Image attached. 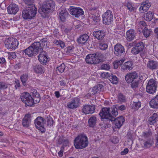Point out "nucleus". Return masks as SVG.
Here are the masks:
<instances>
[{
  "label": "nucleus",
  "instance_id": "obj_1",
  "mask_svg": "<svg viewBox=\"0 0 158 158\" xmlns=\"http://www.w3.org/2000/svg\"><path fill=\"white\" fill-rule=\"evenodd\" d=\"M23 53H25L30 57L35 56L39 53L44 51L40 42H35L26 49L22 51Z\"/></svg>",
  "mask_w": 158,
  "mask_h": 158
},
{
  "label": "nucleus",
  "instance_id": "obj_2",
  "mask_svg": "<svg viewBox=\"0 0 158 158\" xmlns=\"http://www.w3.org/2000/svg\"><path fill=\"white\" fill-rule=\"evenodd\" d=\"M55 6L54 2L52 0H48L44 2L42 7L39 9V12L43 17L48 16V14L52 12Z\"/></svg>",
  "mask_w": 158,
  "mask_h": 158
},
{
  "label": "nucleus",
  "instance_id": "obj_3",
  "mask_svg": "<svg viewBox=\"0 0 158 158\" xmlns=\"http://www.w3.org/2000/svg\"><path fill=\"white\" fill-rule=\"evenodd\" d=\"M88 139L84 134H81L76 137L74 141L75 148L77 149H82L88 145Z\"/></svg>",
  "mask_w": 158,
  "mask_h": 158
},
{
  "label": "nucleus",
  "instance_id": "obj_4",
  "mask_svg": "<svg viewBox=\"0 0 158 158\" xmlns=\"http://www.w3.org/2000/svg\"><path fill=\"white\" fill-rule=\"evenodd\" d=\"M32 8L26 7L22 11V16L25 19H30L35 17L37 13V9L35 6H32Z\"/></svg>",
  "mask_w": 158,
  "mask_h": 158
},
{
  "label": "nucleus",
  "instance_id": "obj_5",
  "mask_svg": "<svg viewBox=\"0 0 158 158\" xmlns=\"http://www.w3.org/2000/svg\"><path fill=\"white\" fill-rule=\"evenodd\" d=\"M20 98L22 101L25 104V105L30 106H33V100L29 93L25 92L22 93Z\"/></svg>",
  "mask_w": 158,
  "mask_h": 158
},
{
  "label": "nucleus",
  "instance_id": "obj_6",
  "mask_svg": "<svg viewBox=\"0 0 158 158\" xmlns=\"http://www.w3.org/2000/svg\"><path fill=\"white\" fill-rule=\"evenodd\" d=\"M45 123V120L41 117H38L34 120V123L36 127L42 132H44L45 131L44 127Z\"/></svg>",
  "mask_w": 158,
  "mask_h": 158
},
{
  "label": "nucleus",
  "instance_id": "obj_7",
  "mask_svg": "<svg viewBox=\"0 0 158 158\" xmlns=\"http://www.w3.org/2000/svg\"><path fill=\"white\" fill-rule=\"evenodd\" d=\"M19 44V42L16 39L10 38L7 40L5 46L8 49L14 50L17 48Z\"/></svg>",
  "mask_w": 158,
  "mask_h": 158
},
{
  "label": "nucleus",
  "instance_id": "obj_8",
  "mask_svg": "<svg viewBox=\"0 0 158 158\" xmlns=\"http://www.w3.org/2000/svg\"><path fill=\"white\" fill-rule=\"evenodd\" d=\"M103 21L104 23L109 25L111 23L113 20V16L112 12L108 10L102 15Z\"/></svg>",
  "mask_w": 158,
  "mask_h": 158
},
{
  "label": "nucleus",
  "instance_id": "obj_9",
  "mask_svg": "<svg viewBox=\"0 0 158 158\" xmlns=\"http://www.w3.org/2000/svg\"><path fill=\"white\" fill-rule=\"evenodd\" d=\"M157 86L156 81L153 79H151L146 86V91L150 94H153L156 92Z\"/></svg>",
  "mask_w": 158,
  "mask_h": 158
},
{
  "label": "nucleus",
  "instance_id": "obj_10",
  "mask_svg": "<svg viewBox=\"0 0 158 158\" xmlns=\"http://www.w3.org/2000/svg\"><path fill=\"white\" fill-rule=\"evenodd\" d=\"M110 112V108H103L101 110L99 115L102 119H108L109 120H110V118H112L113 116H112L111 113Z\"/></svg>",
  "mask_w": 158,
  "mask_h": 158
},
{
  "label": "nucleus",
  "instance_id": "obj_11",
  "mask_svg": "<svg viewBox=\"0 0 158 158\" xmlns=\"http://www.w3.org/2000/svg\"><path fill=\"white\" fill-rule=\"evenodd\" d=\"M69 10L70 13L76 18L79 17L84 14L82 9L79 7L70 6Z\"/></svg>",
  "mask_w": 158,
  "mask_h": 158
},
{
  "label": "nucleus",
  "instance_id": "obj_12",
  "mask_svg": "<svg viewBox=\"0 0 158 158\" xmlns=\"http://www.w3.org/2000/svg\"><path fill=\"white\" fill-rule=\"evenodd\" d=\"M81 103L80 100L78 97L72 98L71 101L67 104V107L70 109H74L78 107Z\"/></svg>",
  "mask_w": 158,
  "mask_h": 158
},
{
  "label": "nucleus",
  "instance_id": "obj_13",
  "mask_svg": "<svg viewBox=\"0 0 158 158\" xmlns=\"http://www.w3.org/2000/svg\"><path fill=\"white\" fill-rule=\"evenodd\" d=\"M138 77L137 73L134 72L127 73L125 76V79L127 83H131L136 80Z\"/></svg>",
  "mask_w": 158,
  "mask_h": 158
},
{
  "label": "nucleus",
  "instance_id": "obj_14",
  "mask_svg": "<svg viewBox=\"0 0 158 158\" xmlns=\"http://www.w3.org/2000/svg\"><path fill=\"white\" fill-rule=\"evenodd\" d=\"M110 118V121L114 122L115 126V127L119 128L123 125L125 121L124 118L123 116L118 117L116 118L114 117V116Z\"/></svg>",
  "mask_w": 158,
  "mask_h": 158
},
{
  "label": "nucleus",
  "instance_id": "obj_15",
  "mask_svg": "<svg viewBox=\"0 0 158 158\" xmlns=\"http://www.w3.org/2000/svg\"><path fill=\"white\" fill-rule=\"evenodd\" d=\"M114 54L117 56H121L125 53L124 48L123 46L119 44H117L114 47Z\"/></svg>",
  "mask_w": 158,
  "mask_h": 158
},
{
  "label": "nucleus",
  "instance_id": "obj_16",
  "mask_svg": "<svg viewBox=\"0 0 158 158\" xmlns=\"http://www.w3.org/2000/svg\"><path fill=\"white\" fill-rule=\"evenodd\" d=\"M126 35L127 40L130 42L136 38V33L134 30L131 29L127 31Z\"/></svg>",
  "mask_w": 158,
  "mask_h": 158
},
{
  "label": "nucleus",
  "instance_id": "obj_17",
  "mask_svg": "<svg viewBox=\"0 0 158 158\" xmlns=\"http://www.w3.org/2000/svg\"><path fill=\"white\" fill-rule=\"evenodd\" d=\"M7 9L9 14L15 15L18 12L19 9L18 5L13 4H10L8 6Z\"/></svg>",
  "mask_w": 158,
  "mask_h": 158
},
{
  "label": "nucleus",
  "instance_id": "obj_18",
  "mask_svg": "<svg viewBox=\"0 0 158 158\" xmlns=\"http://www.w3.org/2000/svg\"><path fill=\"white\" fill-rule=\"evenodd\" d=\"M38 59L41 64H46L48 60L46 52L44 51L40 52L38 56Z\"/></svg>",
  "mask_w": 158,
  "mask_h": 158
},
{
  "label": "nucleus",
  "instance_id": "obj_19",
  "mask_svg": "<svg viewBox=\"0 0 158 158\" xmlns=\"http://www.w3.org/2000/svg\"><path fill=\"white\" fill-rule=\"evenodd\" d=\"M95 106H94L85 105L82 109L83 112L87 114H92L94 112Z\"/></svg>",
  "mask_w": 158,
  "mask_h": 158
},
{
  "label": "nucleus",
  "instance_id": "obj_20",
  "mask_svg": "<svg viewBox=\"0 0 158 158\" xmlns=\"http://www.w3.org/2000/svg\"><path fill=\"white\" fill-rule=\"evenodd\" d=\"M85 61L87 63L91 64H96L99 62V61L95 60L93 54L88 55L86 57Z\"/></svg>",
  "mask_w": 158,
  "mask_h": 158
},
{
  "label": "nucleus",
  "instance_id": "obj_21",
  "mask_svg": "<svg viewBox=\"0 0 158 158\" xmlns=\"http://www.w3.org/2000/svg\"><path fill=\"white\" fill-rule=\"evenodd\" d=\"M116 106L117 107H116L115 106H113L111 108V113L113 116L115 117L118 115L117 109L122 111L125 110L126 109L125 106L123 105H122L119 106Z\"/></svg>",
  "mask_w": 158,
  "mask_h": 158
},
{
  "label": "nucleus",
  "instance_id": "obj_22",
  "mask_svg": "<svg viewBox=\"0 0 158 158\" xmlns=\"http://www.w3.org/2000/svg\"><path fill=\"white\" fill-rule=\"evenodd\" d=\"M147 67L152 70L156 69L158 68V62L153 60H150L147 64Z\"/></svg>",
  "mask_w": 158,
  "mask_h": 158
},
{
  "label": "nucleus",
  "instance_id": "obj_23",
  "mask_svg": "<svg viewBox=\"0 0 158 158\" xmlns=\"http://www.w3.org/2000/svg\"><path fill=\"white\" fill-rule=\"evenodd\" d=\"M89 38V36L87 34H84L78 38L77 41L79 45H85Z\"/></svg>",
  "mask_w": 158,
  "mask_h": 158
},
{
  "label": "nucleus",
  "instance_id": "obj_24",
  "mask_svg": "<svg viewBox=\"0 0 158 158\" xmlns=\"http://www.w3.org/2000/svg\"><path fill=\"white\" fill-rule=\"evenodd\" d=\"M31 114H26L22 121V123L24 127H28L31 122Z\"/></svg>",
  "mask_w": 158,
  "mask_h": 158
},
{
  "label": "nucleus",
  "instance_id": "obj_25",
  "mask_svg": "<svg viewBox=\"0 0 158 158\" xmlns=\"http://www.w3.org/2000/svg\"><path fill=\"white\" fill-rule=\"evenodd\" d=\"M94 36L98 40H102L105 35V32L103 31H94L93 34Z\"/></svg>",
  "mask_w": 158,
  "mask_h": 158
},
{
  "label": "nucleus",
  "instance_id": "obj_26",
  "mask_svg": "<svg viewBox=\"0 0 158 158\" xmlns=\"http://www.w3.org/2000/svg\"><path fill=\"white\" fill-rule=\"evenodd\" d=\"M151 3L149 2L148 1H146L141 4V7L139 8V10L140 11L142 10L143 11L146 12L151 6Z\"/></svg>",
  "mask_w": 158,
  "mask_h": 158
},
{
  "label": "nucleus",
  "instance_id": "obj_27",
  "mask_svg": "<svg viewBox=\"0 0 158 158\" xmlns=\"http://www.w3.org/2000/svg\"><path fill=\"white\" fill-rule=\"evenodd\" d=\"M69 14L68 12L66 10L64 9L61 10L59 14V16L61 21L63 22L65 20L66 18L68 16Z\"/></svg>",
  "mask_w": 158,
  "mask_h": 158
},
{
  "label": "nucleus",
  "instance_id": "obj_28",
  "mask_svg": "<svg viewBox=\"0 0 158 158\" xmlns=\"http://www.w3.org/2000/svg\"><path fill=\"white\" fill-rule=\"evenodd\" d=\"M132 65V62L131 61L126 62L122 65L121 70L123 71L125 70H131L133 68Z\"/></svg>",
  "mask_w": 158,
  "mask_h": 158
},
{
  "label": "nucleus",
  "instance_id": "obj_29",
  "mask_svg": "<svg viewBox=\"0 0 158 158\" xmlns=\"http://www.w3.org/2000/svg\"><path fill=\"white\" fill-rule=\"evenodd\" d=\"M34 71L37 73H42L44 72V67L40 64L36 65L33 66Z\"/></svg>",
  "mask_w": 158,
  "mask_h": 158
},
{
  "label": "nucleus",
  "instance_id": "obj_30",
  "mask_svg": "<svg viewBox=\"0 0 158 158\" xmlns=\"http://www.w3.org/2000/svg\"><path fill=\"white\" fill-rule=\"evenodd\" d=\"M103 86L102 84H99L93 87L91 91L92 94H94L97 93L99 92L103 88Z\"/></svg>",
  "mask_w": 158,
  "mask_h": 158
},
{
  "label": "nucleus",
  "instance_id": "obj_31",
  "mask_svg": "<svg viewBox=\"0 0 158 158\" xmlns=\"http://www.w3.org/2000/svg\"><path fill=\"white\" fill-rule=\"evenodd\" d=\"M157 117V114L154 113L152 116L149 118L148 123L150 125H153L156 122Z\"/></svg>",
  "mask_w": 158,
  "mask_h": 158
},
{
  "label": "nucleus",
  "instance_id": "obj_32",
  "mask_svg": "<svg viewBox=\"0 0 158 158\" xmlns=\"http://www.w3.org/2000/svg\"><path fill=\"white\" fill-rule=\"evenodd\" d=\"M97 121L96 116H94L90 118L88 120L89 124L90 127H93L95 125Z\"/></svg>",
  "mask_w": 158,
  "mask_h": 158
},
{
  "label": "nucleus",
  "instance_id": "obj_33",
  "mask_svg": "<svg viewBox=\"0 0 158 158\" xmlns=\"http://www.w3.org/2000/svg\"><path fill=\"white\" fill-rule=\"evenodd\" d=\"M108 79L110 82L114 84H116L118 82V79L117 77L112 73H110V76L109 77Z\"/></svg>",
  "mask_w": 158,
  "mask_h": 158
},
{
  "label": "nucleus",
  "instance_id": "obj_34",
  "mask_svg": "<svg viewBox=\"0 0 158 158\" xmlns=\"http://www.w3.org/2000/svg\"><path fill=\"white\" fill-rule=\"evenodd\" d=\"M153 17V14L152 13V12L149 11L144 14L143 18L145 20L148 21H149L152 19Z\"/></svg>",
  "mask_w": 158,
  "mask_h": 158
},
{
  "label": "nucleus",
  "instance_id": "obj_35",
  "mask_svg": "<svg viewBox=\"0 0 158 158\" xmlns=\"http://www.w3.org/2000/svg\"><path fill=\"white\" fill-rule=\"evenodd\" d=\"M131 105L132 109L134 110H138L141 106V102L139 101L137 102H133L131 103Z\"/></svg>",
  "mask_w": 158,
  "mask_h": 158
},
{
  "label": "nucleus",
  "instance_id": "obj_36",
  "mask_svg": "<svg viewBox=\"0 0 158 158\" xmlns=\"http://www.w3.org/2000/svg\"><path fill=\"white\" fill-rule=\"evenodd\" d=\"M117 97L119 102H124L126 101V97L121 92H118L117 95Z\"/></svg>",
  "mask_w": 158,
  "mask_h": 158
},
{
  "label": "nucleus",
  "instance_id": "obj_37",
  "mask_svg": "<svg viewBox=\"0 0 158 158\" xmlns=\"http://www.w3.org/2000/svg\"><path fill=\"white\" fill-rule=\"evenodd\" d=\"M150 106L153 108H158V102L155 98L152 99L150 102Z\"/></svg>",
  "mask_w": 158,
  "mask_h": 158
},
{
  "label": "nucleus",
  "instance_id": "obj_38",
  "mask_svg": "<svg viewBox=\"0 0 158 158\" xmlns=\"http://www.w3.org/2000/svg\"><path fill=\"white\" fill-rule=\"evenodd\" d=\"M93 55L95 58V60H99V62L103 58V55L99 52H96L94 53Z\"/></svg>",
  "mask_w": 158,
  "mask_h": 158
},
{
  "label": "nucleus",
  "instance_id": "obj_39",
  "mask_svg": "<svg viewBox=\"0 0 158 158\" xmlns=\"http://www.w3.org/2000/svg\"><path fill=\"white\" fill-rule=\"evenodd\" d=\"M143 33L144 36L147 38L150 36L151 31L150 30H148L146 27H145L143 31Z\"/></svg>",
  "mask_w": 158,
  "mask_h": 158
},
{
  "label": "nucleus",
  "instance_id": "obj_40",
  "mask_svg": "<svg viewBox=\"0 0 158 158\" xmlns=\"http://www.w3.org/2000/svg\"><path fill=\"white\" fill-rule=\"evenodd\" d=\"M141 52L143 51L144 47V45L143 42H140L135 44V45Z\"/></svg>",
  "mask_w": 158,
  "mask_h": 158
},
{
  "label": "nucleus",
  "instance_id": "obj_41",
  "mask_svg": "<svg viewBox=\"0 0 158 158\" xmlns=\"http://www.w3.org/2000/svg\"><path fill=\"white\" fill-rule=\"evenodd\" d=\"M25 3L27 5L26 7H29L31 8H32V6H35L33 3L34 0H23Z\"/></svg>",
  "mask_w": 158,
  "mask_h": 158
},
{
  "label": "nucleus",
  "instance_id": "obj_42",
  "mask_svg": "<svg viewBox=\"0 0 158 158\" xmlns=\"http://www.w3.org/2000/svg\"><path fill=\"white\" fill-rule=\"evenodd\" d=\"M28 79V75L27 74H23L20 77V79L23 84L24 85Z\"/></svg>",
  "mask_w": 158,
  "mask_h": 158
},
{
  "label": "nucleus",
  "instance_id": "obj_43",
  "mask_svg": "<svg viewBox=\"0 0 158 158\" xmlns=\"http://www.w3.org/2000/svg\"><path fill=\"white\" fill-rule=\"evenodd\" d=\"M45 120V121L46 120L47 125L48 126H51L53 125V122L52 117L50 116L47 117L46 119Z\"/></svg>",
  "mask_w": 158,
  "mask_h": 158
},
{
  "label": "nucleus",
  "instance_id": "obj_44",
  "mask_svg": "<svg viewBox=\"0 0 158 158\" xmlns=\"http://www.w3.org/2000/svg\"><path fill=\"white\" fill-rule=\"evenodd\" d=\"M16 55L15 52H10L8 53V57L9 60H12L15 58Z\"/></svg>",
  "mask_w": 158,
  "mask_h": 158
},
{
  "label": "nucleus",
  "instance_id": "obj_45",
  "mask_svg": "<svg viewBox=\"0 0 158 158\" xmlns=\"http://www.w3.org/2000/svg\"><path fill=\"white\" fill-rule=\"evenodd\" d=\"M57 70H58L59 72L60 73H62L63 72L65 68V65L63 63L60 64V66L57 67Z\"/></svg>",
  "mask_w": 158,
  "mask_h": 158
},
{
  "label": "nucleus",
  "instance_id": "obj_46",
  "mask_svg": "<svg viewBox=\"0 0 158 158\" xmlns=\"http://www.w3.org/2000/svg\"><path fill=\"white\" fill-rule=\"evenodd\" d=\"M152 135V133L150 131L147 132H143L142 134V136L145 138H147Z\"/></svg>",
  "mask_w": 158,
  "mask_h": 158
},
{
  "label": "nucleus",
  "instance_id": "obj_47",
  "mask_svg": "<svg viewBox=\"0 0 158 158\" xmlns=\"http://www.w3.org/2000/svg\"><path fill=\"white\" fill-rule=\"evenodd\" d=\"M152 145V143L150 141H145L143 143V146H142L143 148H148L151 146Z\"/></svg>",
  "mask_w": 158,
  "mask_h": 158
},
{
  "label": "nucleus",
  "instance_id": "obj_48",
  "mask_svg": "<svg viewBox=\"0 0 158 158\" xmlns=\"http://www.w3.org/2000/svg\"><path fill=\"white\" fill-rule=\"evenodd\" d=\"M108 45L106 44L100 43L99 44V47L102 50H105L107 48Z\"/></svg>",
  "mask_w": 158,
  "mask_h": 158
},
{
  "label": "nucleus",
  "instance_id": "obj_49",
  "mask_svg": "<svg viewBox=\"0 0 158 158\" xmlns=\"http://www.w3.org/2000/svg\"><path fill=\"white\" fill-rule=\"evenodd\" d=\"M101 69L108 70L110 69V66L109 64H103L101 66Z\"/></svg>",
  "mask_w": 158,
  "mask_h": 158
},
{
  "label": "nucleus",
  "instance_id": "obj_50",
  "mask_svg": "<svg viewBox=\"0 0 158 158\" xmlns=\"http://www.w3.org/2000/svg\"><path fill=\"white\" fill-rule=\"evenodd\" d=\"M135 46L132 48L131 49V52L133 54H137L139 53L140 51Z\"/></svg>",
  "mask_w": 158,
  "mask_h": 158
},
{
  "label": "nucleus",
  "instance_id": "obj_51",
  "mask_svg": "<svg viewBox=\"0 0 158 158\" xmlns=\"http://www.w3.org/2000/svg\"><path fill=\"white\" fill-rule=\"evenodd\" d=\"M8 85L4 82H0V89H5L8 87Z\"/></svg>",
  "mask_w": 158,
  "mask_h": 158
},
{
  "label": "nucleus",
  "instance_id": "obj_52",
  "mask_svg": "<svg viewBox=\"0 0 158 158\" xmlns=\"http://www.w3.org/2000/svg\"><path fill=\"white\" fill-rule=\"evenodd\" d=\"M126 6L128 9L130 11H132L134 9V7L132 6L131 3L130 2H127Z\"/></svg>",
  "mask_w": 158,
  "mask_h": 158
},
{
  "label": "nucleus",
  "instance_id": "obj_53",
  "mask_svg": "<svg viewBox=\"0 0 158 158\" xmlns=\"http://www.w3.org/2000/svg\"><path fill=\"white\" fill-rule=\"evenodd\" d=\"M73 46H69L67 47L65 49V51L66 53H72L73 51Z\"/></svg>",
  "mask_w": 158,
  "mask_h": 158
},
{
  "label": "nucleus",
  "instance_id": "obj_54",
  "mask_svg": "<svg viewBox=\"0 0 158 158\" xmlns=\"http://www.w3.org/2000/svg\"><path fill=\"white\" fill-rule=\"evenodd\" d=\"M139 82L138 81H136V80L134 81L131 83V86L132 88L135 89L138 86Z\"/></svg>",
  "mask_w": 158,
  "mask_h": 158
},
{
  "label": "nucleus",
  "instance_id": "obj_55",
  "mask_svg": "<svg viewBox=\"0 0 158 158\" xmlns=\"http://www.w3.org/2000/svg\"><path fill=\"white\" fill-rule=\"evenodd\" d=\"M91 19L94 21V24H96V23L98 21L99 19L98 17L94 15H92Z\"/></svg>",
  "mask_w": 158,
  "mask_h": 158
},
{
  "label": "nucleus",
  "instance_id": "obj_56",
  "mask_svg": "<svg viewBox=\"0 0 158 158\" xmlns=\"http://www.w3.org/2000/svg\"><path fill=\"white\" fill-rule=\"evenodd\" d=\"M110 74L107 72H104L102 73L101 74V77L104 78H109V77L110 76Z\"/></svg>",
  "mask_w": 158,
  "mask_h": 158
},
{
  "label": "nucleus",
  "instance_id": "obj_57",
  "mask_svg": "<svg viewBox=\"0 0 158 158\" xmlns=\"http://www.w3.org/2000/svg\"><path fill=\"white\" fill-rule=\"evenodd\" d=\"M33 100V106L34 105V104L38 103L39 102L40 100V98H32Z\"/></svg>",
  "mask_w": 158,
  "mask_h": 158
},
{
  "label": "nucleus",
  "instance_id": "obj_58",
  "mask_svg": "<svg viewBox=\"0 0 158 158\" xmlns=\"http://www.w3.org/2000/svg\"><path fill=\"white\" fill-rule=\"evenodd\" d=\"M61 142L63 143V145L67 146L69 143V141L67 139H61Z\"/></svg>",
  "mask_w": 158,
  "mask_h": 158
},
{
  "label": "nucleus",
  "instance_id": "obj_59",
  "mask_svg": "<svg viewBox=\"0 0 158 158\" xmlns=\"http://www.w3.org/2000/svg\"><path fill=\"white\" fill-rule=\"evenodd\" d=\"M99 125L101 126V127L104 129H105L106 128L107 124L106 123L104 122H102V123L99 124Z\"/></svg>",
  "mask_w": 158,
  "mask_h": 158
},
{
  "label": "nucleus",
  "instance_id": "obj_60",
  "mask_svg": "<svg viewBox=\"0 0 158 158\" xmlns=\"http://www.w3.org/2000/svg\"><path fill=\"white\" fill-rule=\"evenodd\" d=\"M127 136V138L128 139H129L131 140H132V135L130 132V131L128 132Z\"/></svg>",
  "mask_w": 158,
  "mask_h": 158
},
{
  "label": "nucleus",
  "instance_id": "obj_61",
  "mask_svg": "<svg viewBox=\"0 0 158 158\" xmlns=\"http://www.w3.org/2000/svg\"><path fill=\"white\" fill-rule=\"evenodd\" d=\"M58 45H59L62 48H63L64 47L65 43L64 42L59 40V43Z\"/></svg>",
  "mask_w": 158,
  "mask_h": 158
},
{
  "label": "nucleus",
  "instance_id": "obj_62",
  "mask_svg": "<svg viewBox=\"0 0 158 158\" xmlns=\"http://www.w3.org/2000/svg\"><path fill=\"white\" fill-rule=\"evenodd\" d=\"M139 25L140 26V27L141 28L142 27H144L146 26V23L145 22L143 21H141L139 22Z\"/></svg>",
  "mask_w": 158,
  "mask_h": 158
},
{
  "label": "nucleus",
  "instance_id": "obj_63",
  "mask_svg": "<svg viewBox=\"0 0 158 158\" xmlns=\"http://www.w3.org/2000/svg\"><path fill=\"white\" fill-rule=\"evenodd\" d=\"M128 152V148H125L123 151H122L121 152V154L122 155H126Z\"/></svg>",
  "mask_w": 158,
  "mask_h": 158
},
{
  "label": "nucleus",
  "instance_id": "obj_64",
  "mask_svg": "<svg viewBox=\"0 0 158 158\" xmlns=\"http://www.w3.org/2000/svg\"><path fill=\"white\" fill-rule=\"evenodd\" d=\"M15 83H16V85L15 86V87L16 89H17L18 88L20 87V86L19 81L18 80L16 81H15Z\"/></svg>",
  "mask_w": 158,
  "mask_h": 158
}]
</instances>
